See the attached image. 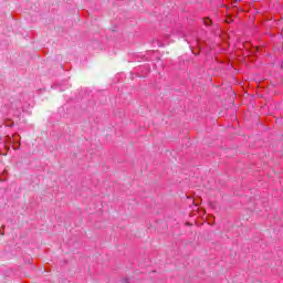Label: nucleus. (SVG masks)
Returning <instances> with one entry per match:
<instances>
[{"label":"nucleus","instance_id":"1","mask_svg":"<svg viewBox=\"0 0 283 283\" xmlns=\"http://www.w3.org/2000/svg\"><path fill=\"white\" fill-rule=\"evenodd\" d=\"M203 24L207 28H211V25H213V20H211V18H209V17H206V18H203Z\"/></svg>","mask_w":283,"mask_h":283},{"label":"nucleus","instance_id":"2","mask_svg":"<svg viewBox=\"0 0 283 283\" xmlns=\"http://www.w3.org/2000/svg\"><path fill=\"white\" fill-rule=\"evenodd\" d=\"M3 126L4 127H14V120H12L11 118H7L3 122Z\"/></svg>","mask_w":283,"mask_h":283},{"label":"nucleus","instance_id":"3","mask_svg":"<svg viewBox=\"0 0 283 283\" xmlns=\"http://www.w3.org/2000/svg\"><path fill=\"white\" fill-rule=\"evenodd\" d=\"M0 235H6V226L0 228Z\"/></svg>","mask_w":283,"mask_h":283}]
</instances>
